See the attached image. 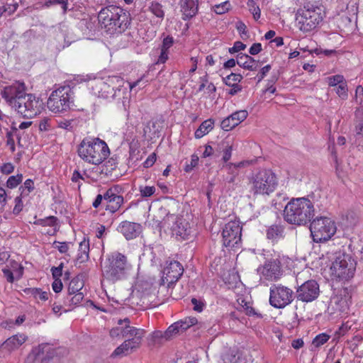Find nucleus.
Wrapping results in <instances>:
<instances>
[{
    "instance_id": "obj_54",
    "label": "nucleus",
    "mask_w": 363,
    "mask_h": 363,
    "mask_svg": "<svg viewBox=\"0 0 363 363\" xmlns=\"http://www.w3.org/2000/svg\"><path fill=\"white\" fill-rule=\"evenodd\" d=\"M236 28L241 35L242 39L248 37L247 26L242 21H238L236 23Z\"/></svg>"
},
{
    "instance_id": "obj_44",
    "label": "nucleus",
    "mask_w": 363,
    "mask_h": 363,
    "mask_svg": "<svg viewBox=\"0 0 363 363\" xmlns=\"http://www.w3.org/2000/svg\"><path fill=\"white\" fill-rule=\"evenodd\" d=\"M329 339L330 335H327L326 333L319 334L312 341V347L314 348H318L327 342Z\"/></svg>"
},
{
    "instance_id": "obj_25",
    "label": "nucleus",
    "mask_w": 363,
    "mask_h": 363,
    "mask_svg": "<svg viewBox=\"0 0 363 363\" xmlns=\"http://www.w3.org/2000/svg\"><path fill=\"white\" fill-rule=\"evenodd\" d=\"M245 164L246 162L245 161H242L238 163L229 162L223 164L222 168H224L228 173V175L225 179V182L228 184H234L236 180V177L239 174V169L244 167Z\"/></svg>"
},
{
    "instance_id": "obj_4",
    "label": "nucleus",
    "mask_w": 363,
    "mask_h": 363,
    "mask_svg": "<svg viewBox=\"0 0 363 363\" xmlns=\"http://www.w3.org/2000/svg\"><path fill=\"white\" fill-rule=\"evenodd\" d=\"M132 265L123 254L115 252L108 255L102 268V276L111 284L126 279L130 274Z\"/></svg>"
},
{
    "instance_id": "obj_47",
    "label": "nucleus",
    "mask_w": 363,
    "mask_h": 363,
    "mask_svg": "<svg viewBox=\"0 0 363 363\" xmlns=\"http://www.w3.org/2000/svg\"><path fill=\"white\" fill-rule=\"evenodd\" d=\"M34 189V183L32 179H28L25 181L23 186H21L19 188V190L21 191V194L23 196L28 195L32 190Z\"/></svg>"
},
{
    "instance_id": "obj_60",
    "label": "nucleus",
    "mask_w": 363,
    "mask_h": 363,
    "mask_svg": "<svg viewBox=\"0 0 363 363\" xmlns=\"http://www.w3.org/2000/svg\"><path fill=\"white\" fill-rule=\"evenodd\" d=\"M156 162V154L152 153L148 156V157L143 162V167L145 168H149L152 167L155 162Z\"/></svg>"
},
{
    "instance_id": "obj_56",
    "label": "nucleus",
    "mask_w": 363,
    "mask_h": 363,
    "mask_svg": "<svg viewBox=\"0 0 363 363\" xmlns=\"http://www.w3.org/2000/svg\"><path fill=\"white\" fill-rule=\"evenodd\" d=\"M199 163V157L196 155H192L190 164H186L184 167L186 172H191Z\"/></svg>"
},
{
    "instance_id": "obj_21",
    "label": "nucleus",
    "mask_w": 363,
    "mask_h": 363,
    "mask_svg": "<svg viewBox=\"0 0 363 363\" xmlns=\"http://www.w3.org/2000/svg\"><path fill=\"white\" fill-rule=\"evenodd\" d=\"M120 190L118 186H113L104 194V199L107 202L106 210L111 213L116 212L123 203V197L119 195Z\"/></svg>"
},
{
    "instance_id": "obj_34",
    "label": "nucleus",
    "mask_w": 363,
    "mask_h": 363,
    "mask_svg": "<svg viewBox=\"0 0 363 363\" xmlns=\"http://www.w3.org/2000/svg\"><path fill=\"white\" fill-rule=\"evenodd\" d=\"M333 307L340 312H345L348 308V301L346 298H342L340 296H335L331 299Z\"/></svg>"
},
{
    "instance_id": "obj_18",
    "label": "nucleus",
    "mask_w": 363,
    "mask_h": 363,
    "mask_svg": "<svg viewBox=\"0 0 363 363\" xmlns=\"http://www.w3.org/2000/svg\"><path fill=\"white\" fill-rule=\"evenodd\" d=\"M25 94V84L19 82L4 87L1 92L2 98H4L12 108L16 105L18 97H23Z\"/></svg>"
},
{
    "instance_id": "obj_13",
    "label": "nucleus",
    "mask_w": 363,
    "mask_h": 363,
    "mask_svg": "<svg viewBox=\"0 0 363 363\" xmlns=\"http://www.w3.org/2000/svg\"><path fill=\"white\" fill-rule=\"evenodd\" d=\"M41 103L38 99L30 94H25L18 97L15 110L24 118H31L40 113Z\"/></svg>"
},
{
    "instance_id": "obj_58",
    "label": "nucleus",
    "mask_w": 363,
    "mask_h": 363,
    "mask_svg": "<svg viewBox=\"0 0 363 363\" xmlns=\"http://www.w3.org/2000/svg\"><path fill=\"white\" fill-rule=\"evenodd\" d=\"M246 48V45L242 43L240 41H236L234 43V45L232 48H229V52L233 54L234 52H238L240 50H245Z\"/></svg>"
},
{
    "instance_id": "obj_8",
    "label": "nucleus",
    "mask_w": 363,
    "mask_h": 363,
    "mask_svg": "<svg viewBox=\"0 0 363 363\" xmlns=\"http://www.w3.org/2000/svg\"><path fill=\"white\" fill-rule=\"evenodd\" d=\"M74 104V91L69 86H60L53 91L47 101L50 111L55 113L65 112Z\"/></svg>"
},
{
    "instance_id": "obj_28",
    "label": "nucleus",
    "mask_w": 363,
    "mask_h": 363,
    "mask_svg": "<svg viewBox=\"0 0 363 363\" xmlns=\"http://www.w3.org/2000/svg\"><path fill=\"white\" fill-rule=\"evenodd\" d=\"M152 297L153 296L149 291L140 292L138 290L133 294L132 303H135L143 308H147L152 302Z\"/></svg>"
},
{
    "instance_id": "obj_46",
    "label": "nucleus",
    "mask_w": 363,
    "mask_h": 363,
    "mask_svg": "<svg viewBox=\"0 0 363 363\" xmlns=\"http://www.w3.org/2000/svg\"><path fill=\"white\" fill-rule=\"evenodd\" d=\"M242 79V76L240 74L231 73L227 77L223 78V82L227 86H232L233 84L240 82Z\"/></svg>"
},
{
    "instance_id": "obj_27",
    "label": "nucleus",
    "mask_w": 363,
    "mask_h": 363,
    "mask_svg": "<svg viewBox=\"0 0 363 363\" xmlns=\"http://www.w3.org/2000/svg\"><path fill=\"white\" fill-rule=\"evenodd\" d=\"M25 334H16L8 338L2 345V347L9 351L18 349L27 340Z\"/></svg>"
},
{
    "instance_id": "obj_17",
    "label": "nucleus",
    "mask_w": 363,
    "mask_h": 363,
    "mask_svg": "<svg viewBox=\"0 0 363 363\" xmlns=\"http://www.w3.org/2000/svg\"><path fill=\"white\" fill-rule=\"evenodd\" d=\"M174 221L171 227L172 236L177 240H185L190 239L192 235V228L190 223L182 217H175Z\"/></svg>"
},
{
    "instance_id": "obj_10",
    "label": "nucleus",
    "mask_w": 363,
    "mask_h": 363,
    "mask_svg": "<svg viewBox=\"0 0 363 363\" xmlns=\"http://www.w3.org/2000/svg\"><path fill=\"white\" fill-rule=\"evenodd\" d=\"M310 231L314 242H322L332 238L336 232V226L330 218L318 217L311 223Z\"/></svg>"
},
{
    "instance_id": "obj_48",
    "label": "nucleus",
    "mask_w": 363,
    "mask_h": 363,
    "mask_svg": "<svg viewBox=\"0 0 363 363\" xmlns=\"http://www.w3.org/2000/svg\"><path fill=\"white\" fill-rule=\"evenodd\" d=\"M23 175L21 174L16 176H11L6 182V186L10 189L16 188L20 183H21Z\"/></svg>"
},
{
    "instance_id": "obj_11",
    "label": "nucleus",
    "mask_w": 363,
    "mask_h": 363,
    "mask_svg": "<svg viewBox=\"0 0 363 363\" xmlns=\"http://www.w3.org/2000/svg\"><path fill=\"white\" fill-rule=\"evenodd\" d=\"M269 303L276 308H283L290 304L294 298V291L281 284H272L269 289Z\"/></svg>"
},
{
    "instance_id": "obj_1",
    "label": "nucleus",
    "mask_w": 363,
    "mask_h": 363,
    "mask_svg": "<svg viewBox=\"0 0 363 363\" xmlns=\"http://www.w3.org/2000/svg\"><path fill=\"white\" fill-rule=\"evenodd\" d=\"M118 326L110 330L111 337H122L125 341L113 352L112 357L127 356L140 348L146 331L130 325L129 318L119 319Z\"/></svg>"
},
{
    "instance_id": "obj_64",
    "label": "nucleus",
    "mask_w": 363,
    "mask_h": 363,
    "mask_svg": "<svg viewBox=\"0 0 363 363\" xmlns=\"http://www.w3.org/2000/svg\"><path fill=\"white\" fill-rule=\"evenodd\" d=\"M262 50V45L261 43H256L252 44V45L250 48L249 52L252 55H255L260 52Z\"/></svg>"
},
{
    "instance_id": "obj_31",
    "label": "nucleus",
    "mask_w": 363,
    "mask_h": 363,
    "mask_svg": "<svg viewBox=\"0 0 363 363\" xmlns=\"http://www.w3.org/2000/svg\"><path fill=\"white\" fill-rule=\"evenodd\" d=\"M284 228L279 225H272L267 230V238L272 241H277L283 237Z\"/></svg>"
},
{
    "instance_id": "obj_36",
    "label": "nucleus",
    "mask_w": 363,
    "mask_h": 363,
    "mask_svg": "<svg viewBox=\"0 0 363 363\" xmlns=\"http://www.w3.org/2000/svg\"><path fill=\"white\" fill-rule=\"evenodd\" d=\"M24 291L26 294L30 295L36 299L39 298L42 301H47L48 299V293L43 291L40 289L28 288L25 289Z\"/></svg>"
},
{
    "instance_id": "obj_57",
    "label": "nucleus",
    "mask_w": 363,
    "mask_h": 363,
    "mask_svg": "<svg viewBox=\"0 0 363 363\" xmlns=\"http://www.w3.org/2000/svg\"><path fill=\"white\" fill-rule=\"evenodd\" d=\"M203 133H208L213 127V121L211 119L204 121L199 126Z\"/></svg>"
},
{
    "instance_id": "obj_12",
    "label": "nucleus",
    "mask_w": 363,
    "mask_h": 363,
    "mask_svg": "<svg viewBox=\"0 0 363 363\" xmlns=\"http://www.w3.org/2000/svg\"><path fill=\"white\" fill-rule=\"evenodd\" d=\"M26 363H59L55 350L48 343L33 348Z\"/></svg>"
},
{
    "instance_id": "obj_45",
    "label": "nucleus",
    "mask_w": 363,
    "mask_h": 363,
    "mask_svg": "<svg viewBox=\"0 0 363 363\" xmlns=\"http://www.w3.org/2000/svg\"><path fill=\"white\" fill-rule=\"evenodd\" d=\"M249 11L253 15V18L255 21H257L261 16V10L258 6H256L254 0H248L247 3Z\"/></svg>"
},
{
    "instance_id": "obj_52",
    "label": "nucleus",
    "mask_w": 363,
    "mask_h": 363,
    "mask_svg": "<svg viewBox=\"0 0 363 363\" xmlns=\"http://www.w3.org/2000/svg\"><path fill=\"white\" fill-rule=\"evenodd\" d=\"M22 196H24L23 195L20 194V196H16L15 198V206L13 209V213L15 215H18L20 213V212L22 211L23 204L22 201Z\"/></svg>"
},
{
    "instance_id": "obj_19",
    "label": "nucleus",
    "mask_w": 363,
    "mask_h": 363,
    "mask_svg": "<svg viewBox=\"0 0 363 363\" xmlns=\"http://www.w3.org/2000/svg\"><path fill=\"white\" fill-rule=\"evenodd\" d=\"M183 272L184 268L180 262L175 260L170 261L163 270L162 282L170 287L179 280Z\"/></svg>"
},
{
    "instance_id": "obj_37",
    "label": "nucleus",
    "mask_w": 363,
    "mask_h": 363,
    "mask_svg": "<svg viewBox=\"0 0 363 363\" xmlns=\"http://www.w3.org/2000/svg\"><path fill=\"white\" fill-rule=\"evenodd\" d=\"M84 298V294L76 293L73 295L67 294L65 298L64 304L68 306H76L79 304Z\"/></svg>"
},
{
    "instance_id": "obj_7",
    "label": "nucleus",
    "mask_w": 363,
    "mask_h": 363,
    "mask_svg": "<svg viewBox=\"0 0 363 363\" xmlns=\"http://www.w3.org/2000/svg\"><path fill=\"white\" fill-rule=\"evenodd\" d=\"M250 184L254 195H269L275 191L278 180L271 169H263L252 175Z\"/></svg>"
},
{
    "instance_id": "obj_24",
    "label": "nucleus",
    "mask_w": 363,
    "mask_h": 363,
    "mask_svg": "<svg viewBox=\"0 0 363 363\" xmlns=\"http://www.w3.org/2000/svg\"><path fill=\"white\" fill-rule=\"evenodd\" d=\"M179 5L184 21L192 18L198 13L199 0H180Z\"/></svg>"
},
{
    "instance_id": "obj_50",
    "label": "nucleus",
    "mask_w": 363,
    "mask_h": 363,
    "mask_svg": "<svg viewBox=\"0 0 363 363\" xmlns=\"http://www.w3.org/2000/svg\"><path fill=\"white\" fill-rule=\"evenodd\" d=\"M230 8V4L229 1H225L220 4L215 5L213 6V11L217 14H223L227 12Z\"/></svg>"
},
{
    "instance_id": "obj_20",
    "label": "nucleus",
    "mask_w": 363,
    "mask_h": 363,
    "mask_svg": "<svg viewBox=\"0 0 363 363\" xmlns=\"http://www.w3.org/2000/svg\"><path fill=\"white\" fill-rule=\"evenodd\" d=\"M113 78L108 77L106 81L102 79L94 80L91 85L95 94L99 97L108 99L113 98L116 95L114 87L111 86L113 83Z\"/></svg>"
},
{
    "instance_id": "obj_3",
    "label": "nucleus",
    "mask_w": 363,
    "mask_h": 363,
    "mask_svg": "<svg viewBox=\"0 0 363 363\" xmlns=\"http://www.w3.org/2000/svg\"><path fill=\"white\" fill-rule=\"evenodd\" d=\"M315 216L313 202L306 197L292 199L284 210V220L297 225H305Z\"/></svg>"
},
{
    "instance_id": "obj_26",
    "label": "nucleus",
    "mask_w": 363,
    "mask_h": 363,
    "mask_svg": "<svg viewBox=\"0 0 363 363\" xmlns=\"http://www.w3.org/2000/svg\"><path fill=\"white\" fill-rule=\"evenodd\" d=\"M236 62L240 67L250 71L257 70L259 67L258 62L245 54H238L236 57Z\"/></svg>"
},
{
    "instance_id": "obj_14",
    "label": "nucleus",
    "mask_w": 363,
    "mask_h": 363,
    "mask_svg": "<svg viewBox=\"0 0 363 363\" xmlns=\"http://www.w3.org/2000/svg\"><path fill=\"white\" fill-rule=\"evenodd\" d=\"M242 227L238 221H230L225 225L222 236L223 245L227 247H237L241 242Z\"/></svg>"
},
{
    "instance_id": "obj_43",
    "label": "nucleus",
    "mask_w": 363,
    "mask_h": 363,
    "mask_svg": "<svg viewBox=\"0 0 363 363\" xmlns=\"http://www.w3.org/2000/svg\"><path fill=\"white\" fill-rule=\"evenodd\" d=\"M179 334H181V333L179 332L178 325L175 322L169 326L166 331H164V340H169Z\"/></svg>"
},
{
    "instance_id": "obj_38",
    "label": "nucleus",
    "mask_w": 363,
    "mask_h": 363,
    "mask_svg": "<svg viewBox=\"0 0 363 363\" xmlns=\"http://www.w3.org/2000/svg\"><path fill=\"white\" fill-rule=\"evenodd\" d=\"M11 129H12V130L6 132V138H7L6 144L8 146H9L11 152H13L16 150V147H15V142H14L13 137L14 135H16L18 139H20V137L17 134L18 129L15 126L12 125Z\"/></svg>"
},
{
    "instance_id": "obj_49",
    "label": "nucleus",
    "mask_w": 363,
    "mask_h": 363,
    "mask_svg": "<svg viewBox=\"0 0 363 363\" xmlns=\"http://www.w3.org/2000/svg\"><path fill=\"white\" fill-rule=\"evenodd\" d=\"M345 79L343 75L336 74L333 76H330L326 78V81L330 86H337L341 82L345 81Z\"/></svg>"
},
{
    "instance_id": "obj_39",
    "label": "nucleus",
    "mask_w": 363,
    "mask_h": 363,
    "mask_svg": "<svg viewBox=\"0 0 363 363\" xmlns=\"http://www.w3.org/2000/svg\"><path fill=\"white\" fill-rule=\"evenodd\" d=\"M335 92L338 95V96L342 99L346 100L348 98V87L347 82L346 80L341 82L337 86H335Z\"/></svg>"
},
{
    "instance_id": "obj_53",
    "label": "nucleus",
    "mask_w": 363,
    "mask_h": 363,
    "mask_svg": "<svg viewBox=\"0 0 363 363\" xmlns=\"http://www.w3.org/2000/svg\"><path fill=\"white\" fill-rule=\"evenodd\" d=\"M55 4H60L62 6L64 13L67 12L68 0H48L45 2V6H47Z\"/></svg>"
},
{
    "instance_id": "obj_33",
    "label": "nucleus",
    "mask_w": 363,
    "mask_h": 363,
    "mask_svg": "<svg viewBox=\"0 0 363 363\" xmlns=\"http://www.w3.org/2000/svg\"><path fill=\"white\" fill-rule=\"evenodd\" d=\"M84 285V281L80 277H76L73 278L69 284L67 294L73 295L76 293H81Z\"/></svg>"
},
{
    "instance_id": "obj_63",
    "label": "nucleus",
    "mask_w": 363,
    "mask_h": 363,
    "mask_svg": "<svg viewBox=\"0 0 363 363\" xmlns=\"http://www.w3.org/2000/svg\"><path fill=\"white\" fill-rule=\"evenodd\" d=\"M355 131L357 135L363 134V116L358 117L355 123Z\"/></svg>"
},
{
    "instance_id": "obj_30",
    "label": "nucleus",
    "mask_w": 363,
    "mask_h": 363,
    "mask_svg": "<svg viewBox=\"0 0 363 363\" xmlns=\"http://www.w3.org/2000/svg\"><path fill=\"white\" fill-rule=\"evenodd\" d=\"M240 354L238 349L230 348L222 355L223 363H238Z\"/></svg>"
},
{
    "instance_id": "obj_51",
    "label": "nucleus",
    "mask_w": 363,
    "mask_h": 363,
    "mask_svg": "<svg viewBox=\"0 0 363 363\" xmlns=\"http://www.w3.org/2000/svg\"><path fill=\"white\" fill-rule=\"evenodd\" d=\"M139 190L143 197H150L155 194V187L150 186H140L139 187Z\"/></svg>"
},
{
    "instance_id": "obj_23",
    "label": "nucleus",
    "mask_w": 363,
    "mask_h": 363,
    "mask_svg": "<svg viewBox=\"0 0 363 363\" xmlns=\"http://www.w3.org/2000/svg\"><path fill=\"white\" fill-rule=\"evenodd\" d=\"M247 116L248 113L246 110L235 111L222 121L221 128L225 130H230L245 120Z\"/></svg>"
},
{
    "instance_id": "obj_9",
    "label": "nucleus",
    "mask_w": 363,
    "mask_h": 363,
    "mask_svg": "<svg viewBox=\"0 0 363 363\" xmlns=\"http://www.w3.org/2000/svg\"><path fill=\"white\" fill-rule=\"evenodd\" d=\"M356 269V262L347 254H339L330 267L331 277L336 281H347L353 277Z\"/></svg>"
},
{
    "instance_id": "obj_61",
    "label": "nucleus",
    "mask_w": 363,
    "mask_h": 363,
    "mask_svg": "<svg viewBox=\"0 0 363 363\" xmlns=\"http://www.w3.org/2000/svg\"><path fill=\"white\" fill-rule=\"evenodd\" d=\"M270 69H271L270 65H267L260 69L259 72L258 73V74L257 76L258 82H259L264 78V77L270 71Z\"/></svg>"
},
{
    "instance_id": "obj_5",
    "label": "nucleus",
    "mask_w": 363,
    "mask_h": 363,
    "mask_svg": "<svg viewBox=\"0 0 363 363\" xmlns=\"http://www.w3.org/2000/svg\"><path fill=\"white\" fill-rule=\"evenodd\" d=\"M325 16V7L318 2H307L298 9L296 20L300 30L308 33L314 30Z\"/></svg>"
},
{
    "instance_id": "obj_59",
    "label": "nucleus",
    "mask_w": 363,
    "mask_h": 363,
    "mask_svg": "<svg viewBox=\"0 0 363 363\" xmlns=\"http://www.w3.org/2000/svg\"><path fill=\"white\" fill-rule=\"evenodd\" d=\"M174 43L173 38L167 36L164 38L161 47V50L169 51V49L172 46Z\"/></svg>"
},
{
    "instance_id": "obj_42",
    "label": "nucleus",
    "mask_w": 363,
    "mask_h": 363,
    "mask_svg": "<svg viewBox=\"0 0 363 363\" xmlns=\"http://www.w3.org/2000/svg\"><path fill=\"white\" fill-rule=\"evenodd\" d=\"M57 218L55 216H50L45 218H40L35 221V225L42 226H55L57 224Z\"/></svg>"
},
{
    "instance_id": "obj_32",
    "label": "nucleus",
    "mask_w": 363,
    "mask_h": 363,
    "mask_svg": "<svg viewBox=\"0 0 363 363\" xmlns=\"http://www.w3.org/2000/svg\"><path fill=\"white\" fill-rule=\"evenodd\" d=\"M198 320L195 317H186L176 322L179 332L183 333L190 327L197 324Z\"/></svg>"
},
{
    "instance_id": "obj_16",
    "label": "nucleus",
    "mask_w": 363,
    "mask_h": 363,
    "mask_svg": "<svg viewBox=\"0 0 363 363\" xmlns=\"http://www.w3.org/2000/svg\"><path fill=\"white\" fill-rule=\"evenodd\" d=\"M296 293L298 300L303 302H311L319 296V284L315 280H308L298 286Z\"/></svg>"
},
{
    "instance_id": "obj_40",
    "label": "nucleus",
    "mask_w": 363,
    "mask_h": 363,
    "mask_svg": "<svg viewBox=\"0 0 363 363\" xmlns=\"http://www.w3.org/2000/svg\"><path fill=\"white\" fill-rule=\"evenodd\" d=\"M219 149L223 150V155L222 157V160L227 164L228 162L230 160L232 156L233 147L232 145L228 144H225V142H222L219 145Z\"/></svg>"
},
{
    "instance_id": "obj_55",
    "label": "nucleus",
    "mask_w": 363,
    "mask_h": 363,
    "mask_svg": "<svg viewBox=\"0 0 363 363\" xmlns=\"http://www.w3.org/2000/svg\"><path fill=\"white\" fill-rule=\"evenodd\" d=\"M191 303L193 305V309L196 312H201L203 310L205 303L201 300H199L196 298H191Z\"/></svg>"
},
{
    "instance_id": "obj_22",
    "label": "nucleus",
    "mask_w": 363,
    "mask_h": 363,
    "mask_svg": "<svg viewBox=\"0 0 363 363\" xmlns=\"http://www.w3.org/2000/svg\"><path fill=\"white\" fill-rule=\"evenodd\" d=\"M126 240H132L139 236L142 232V226L140 223L125 220L121 222L117 228Z\"/></svg>"
},
{
    "instance_id": "obj_41",
    "label": "nucleus",
    "mask_w": 363,
    "mask_h": 363,
    "mask_svg": "<svg viewBox=\"0 0 363 363\" xmlns=\"http://www.w3.org/2000/svg\"><path fill=\"white\" fill-rule=\"evenodd\" d=\"M57 126L60 128L68 130V131H72L74 126H75V121L73 119L67 120L61 118L58 121H57Z\"/></svg>"
},
{
    "instance_id": "obj_62",
    "label": "nucleus",
    "mask_w": 363,
    "mask_h": 363,
    "mask_svg": "<svg viewBox=\"0 0 363 363\" xmlns=\"http://www.w3.org/2000/svg\"><path fill=\"white\" fill-rule=\"evenodd\" d=\"M52 290L55 293H59L63 288V284L60 279H54V281L52 284Z\"/></svg>"
},
{
    "instance_id": "obj_15",
    "label": "nucleus",
    "mask_w": 363,
    "mask_h": 363,
    "mask_svg": "<svg viewBox=\"0 0 363 363\" xmlns=\"http://www.w3.org/2000/svg\"><path fill=\"white\" fill-rule=\"evenodd\" d=\"M257 272L260 274L261 280L264 279L267 281H276L283 274L281 261L279 259H268L257 268Z\"/></svg>"
},
{
    "instance_id": "obj_35",
    "label": "nucleus",
    "mask_w": 363,
    "mask_h": 363,
    "mask_svg": "<svg viewBox=\"0 0 363 363\" xmlns=\"http://www.w3.org/2000/svg\"><path fill=\"white\" fill-rule=\"evenodd\" d=\"M148 9L153 15L160 18L161 21L164 19V11L163 10V6L158 1H151Z\"/></svg>"
},
{
    "instance_id": "obj_29",
    "label": "nucleus",
    "mask_w": 363,
    "mask_h": 363,
    "mask_svg": "<svg viewBox=\"0 0 363 363\" xmlns=\"http://www.w3.org/2000/svg\"><path fill=\"white\" fill-rule=\"evenodd\" d=\"M89 242L85 238L80 242L78 249V255L77 257V261L79 263H84L88 261L89 256Z\"/></svg>"
},
{
    "instance_id": "obj_6",
    "label": "nucleus",
    "mask_w": 363,
    "mask_h": 363,
    "mask_svg": "<svg viewBox=\"0 0 363 363\" xmlns=\"http://www.w3.org/2000/svg\"><path fill=\"white\" fill-rule=\"evenodd\" d=\"M77 153L84 161L97 165L107 158L110 151L107 144L99 138H84L78 145Z\"/></svg>"
},
{
    "instance_id": "obj_2",
    "label": "nucleus",
    "mask_w": 363,
    "mask_h": 363,
    "mask_svg": "<svg viewBox=\"0 0 363 363\" xmlns=\"http://www.w3.org/2000/svg\"><path fill=\"white\" fill-rule=\"evenodd\" d=\"M99 23L110 35L121 34L130 25V13L123 9L110 5L104 7L98 13Z\"/></svg>"
}]
</instances>
